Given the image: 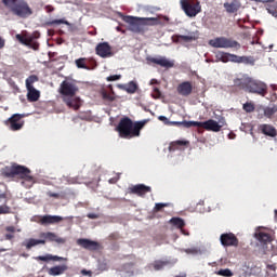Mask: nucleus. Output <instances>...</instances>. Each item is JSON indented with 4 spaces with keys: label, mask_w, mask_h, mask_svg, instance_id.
Returning a JSON list of instances; mask_svg holds the SVG:
<instances>
[{
    "label": "nucleus",
    "mask_w": 277,
    "mask_h": 277,
    "mask_svg": "<svg viewBox=\"0 0 277 277\" xmlns=\"http://www.w3.org/2000/svg\"><path fill=\"white\" fill-rule=\"evenodd\" d=\"M147 122L148 120L133 121L129 117H123L115 128V131H117L122 140H133V137L142 135V129L146 127Z\"/></svg>",
    "instance_id": "f257e3e1"
},
{
    "label": "nucleus",
    "mask_w": 277,
    "mask_h": 277,
    "mask_svg": "<svg viewBox=\"0 0 277 277\" xmlns=\"http://www.w3.org/2000/svg\"><path fill=\"white\" fill-rule=\"evenodd\" d=\"M234 88L248 92V94H256L258 96H267V83L255 80L248 75L234 79Z\"/></svg>",
    "instance_id": "f03ea898"
},
{
    "label": "nucleus",
    "mask_w": 277,
    "mask_h": 277,
    "mask_svg": "<svg viewBox=\"0 0 277 277\" xmlns=\"http://www.w3.org/2000/svg\"><path fill=\"white\" fill-rule=\"evenodd\" d=\"M1 175L4 179H21L22 185H25L28 189L34 187L36 183V177L31 175V170L25 166H21L17 163L12 164L11 167H4L1 169Z\"/></svg>",
    "instance_id": "7ed1b4c3"
},
{
    "label": "nucleus",
    "mask_w": 277,
    "mask_h": 277,
    "mask_svg": "<svg viewBox=\"0 0 277 277\" xmlns=\"http://www.w3.org/2000/svg\"><path fill=\"white\" fill-rule=\"evenodd\" d=\"M124 23L130 25V30L135 34H140L142 31V27L145 25H159V18L157 17H135V16H124Z\"/></svg>",
    "instance_id": "20e7f679"
},
{
    "label": "nucleus",
    "mask_w": 277,
    "mask_h": 277,
    "mask_svg": "<svg viewBox=\"0 0 277 277\" xmlns=\"http://www.w3.org/2000/svg\"><path fill=\"white\" fill-rule=\"evenodd\" d=\"M210 47L213 49H241V44L236 40L226 37H216L209 41Z\"/></svg>",
    "instance_id": "39448f33"
},
{
    "label": "nucleus",
    "mask_w": 277,
    "mask_h": 277,
    "mask_svg": "<svg viewBox=\"0 0 277 277\" xmlns=\"http://www.w3.org/2000/svg\"><path fill=\"white\" fill-rule=\"evenodd\" d=\"M60 94L63 98H67L69 96H76L77 92H79V87L77 85V81L66 79L64 80L58 89Z\"/></svg>",
    "instance_id": "423d86ee"
},
{
    "label": "nucleus",
    "mask_w": 277,
    "mask_h": 277,
    "mask_svg": "<svg viewBox=\"0 0 277 277\" xmlns=\"http://www.w3.org/2000/svg\"><path fill=\"white\" fill-rule=\"evenodd\" d=\"M15 38L21 42V44L29 47L30 49H34V51H38L40 49V43L36 41L40 38V32L38 31H35L32 35H16Z\"/></svg>",
    "instance_id": "0eeeda50"
},
{
    "label": "nucleus",
    "mask_w": 277,
    "mask_h": 277,
    "mask_svg": "<svg viewBox=\"0 0 277 277\" xmlns=\"http://www.w3.org/2000/svg\"><path fill=\"white\" fill-rule=\"evenodd\" d=\"M11 12H13L15 16H19V18H28V16L34 14L29 3L25 0H18L16 4L11 6Z\"/></svg>",
    "instance_id": "6e6552de"
},
{
    "label": "nucleus",
    "mask_w": 277,
    "mask_h": 277,
    "mask_svg": "<svg viewBox=\"0 0 277 277\" xmlns=\"http://www.w3.org/2000/svg\"><path fill=\"white\" fill-rule=\"evenodd\" d=\"M180 3L183 12L186 14V16H189V18H194V16L202 12V6L198 1L189 2V0H181Z\"/></svg>",
    "instance_id": "1a4fd4ad"
},
{
    "label": "nucleus",
    "mask_w": 277,
    "mask_h": 277,
    "mask_svg": "<svg viewBox=\"0 0 277 277\" xmlns=\"http://www.w3.org/2000/svg\"><path fill=\"white\" fill-rule=\"evenodd\" d=\"M23 118H25V115L14 114L6 121H4V124L9 127L11 131H21V129L25 127V121Z\"/></svg>",
    "instance_id": "9d476101"
},
{
    "label": "nucleus",
    "mask_w": 277,
    "mask_h": 277,
    "mask_svg": "<svg viewBox=\"0 0 277 277\" xmlns=\"http://www.w3.org/2000/svg\"><path fill=\"white\" fill-rule=\"evenodd\" d=\"M96 55L106 60L107 57H114V51L109 42H101L95 48Z\"/></svg>",
    "instance_id": "9b49d317"
},
{
    "label": "nucleus",
    "mask_w": 277,
    "mask_h": 277,
    "mask_svg": "<svg viewBox=\"0 0 277 277\" xmlns=\"http://www.w3.org/2000/svg\"><path fill=\"white\" fill-rule=\"evenodd\" d=\"M77 246L83 248L84 250H90L91 252H96L101 249V243L98 241L90 240L88 238H79L77 240Z\"/></svg>",
    "instance_id": "f8f14e48"
},
{
    "label": "nucleus",
    "mask_w": 277,
    "mask_h": 277,
    "mask_svg": "<svg viewBox=\"0 0 277 277\" xmlns=\"http://www.w3.org/2000/svg\"><path fill=\"white\" fill-rule=\"evenodd\" d=\"M148 64H157V66H161V68H174V62L168 60L166 56H160V57H153L148 56L147 57Z\"/></svg>",
    "instance_id": "ddd939ff"
},
{
    "label": "nucleus",
    "mask_w": 277,
    "mask_h": 277,
    "mask_svg": "<svg viewBox=\"0 0 277 277\" xmlns=\"http://www.w3.org/2000/svg\"><path fill=\"white\" fill-rule=\"evenodd\" d=\"M64 217L58 215H51L45 214L43 216H39V220L37 221L38 224H41V226H49L51 224H60V222H63Z\"/></svg>",
    "instance_id": "4468645a"
},
{
    "label": "nucleus",
    "mask_w": 277,
    "mask_h": 277,
    "mask_svg": "<svg viewBox=\"0 0 277 277\" xmlns=\"http://www.w3.org/2000/svg\"><path fill=\"white\" fill-rule=\"evenodd\" d=\"M220 241L224 248H228L230 246H239V239L233 233L222 234L220 237Z\"/></svg>",
    "instance_id": "2eb2a0df"
},
{
    "label": "nucleus",
    "mask_w": 277,
    "mask_h": 277,
    "mask_svg": "<svg viewBox=\"0 0 277 277\" xmlns=\"http://www.w3.org/2000/svg\"><path fill=\"white\" fill-rule=\"evenodd\" d=\"M223 8L227 14H237L239 10H241V1L240 0H226L223 3Z\"/></svg>",
    "instance_id": "dca6fc26"
},
{
    "label": "nucleus",
    "mask_w": 277,
    "mask_h": 277,
    "mask_svg": "<svg viewBox=\"0 0 277 277\" xmlns=\"http://www.w3.org/2000/svg\"><path fill=\"white\" fill-rule=\"evenodd\" d=\"M199 128L205 129L206 131H213V133H220L222 131V126L213 119L207 121H199Z\"/></svg>",
    "instance_id": "f3484780"
},
{
    "label": "nucleus",
    "mask_w": 277,
    "mask_h": 277,
    "mask_svg": "<svg viewBox=\"0 0 277 277\" xmlns=\"http://www.w3.org/2000/svg\"><path fill=\"white\" fill-rule=\"evenodd\" d=\"M130 194H134L135 196H140L141 198H144L146 194H150L153 192V188L150 186H146L144 184H136L129 188Z\"/></svg>",
    "instance_id": "a211bd4d"
},
{
    "label": "nucleus",
    "mask_w": 277,
    "mask_h": 277,
    "mask_svg": "<svg viewBox=\"0 0 277 277\" xmlns=\"http://www.w3.org/2000/svg\"><path fill=\"white\" fill-rule=\"evenodd\" d=\"M180 96H189L194 92V84L190 81H184L177 85Z\"/></svg>",
    "instance_id": "6ab92c4d"
},
{
    "label": "nucleus",
    "mask_w": 277,
    "mask_h": 277,
    "mask_svg": "<svg viewBox=\"0 0 277 277\" xmlns=\"http://www.w3.org/2000/svg\"><path fill=\"white\" fill-rule=\"evenodd\" d=\"M258 130L263 135H266L267 137H276L277 131L276 128L269 123H262L258 127Z\"/></svg>",
    "instance_id": "aec40b11"
},
{
    "label": "nucleus",
    "mask_w": 277,
    "mask_h": 277,
    "mask_svg": "<svg viewBox=\"0 0 277 277\" xmlns=\"http://www.w3.org/2000/svg\"><path fill=\"white\" fill-rule=\"evenodd\" d=\"M63 103L69 107V109H74L75 111L79 110L81 107V98L77 96L63 97Z\"/></svg>",
    "instance_id": "412c9836"
},
{
    "label": "nucleus",
    "mask_w": 277,
    "mask_h": 277,
    "mask_svg": "<svg viewBox=\"0 0 277 277\" xmlns=\"http://www.w3.org/2000/svg\"><path fill=\"white\" fill-rule=\"evenodd\" d=\"M194 40H198V31L188 32V35H175L173 37V42H194Z\"/></svg>",
    "instance_id": "4be33fe9"
},
{
    "label": "nucleus",
    "mask_w": 277,
    "mask_h": 277,
    "mask_svg": "<svg viewBox=\"0 0 277 277\" xmlns=\"http://www.w3.org/2000/svg\"><path fill=\"white\" fill-rule=\"evenodd\" d=\"M41 237L47 241H54L55 243H66V239L57 236L53 232L42 233Z\"/></svg>",
    "instance_id": "5701e85b"
},
{
    "label": "nucleus",
    "mask_w": 277,
    "mask_h": 277,
    "mask_svg": "<svg viewBox=\"0 0 277 277\" xmlns=\"http://www.w3.org/2000/svg\"><path fill=\"white\" fill-rule=\"evenodd\" d=\"M68 272V265H56L48 269L49 276H62V274Z\"/></svg>",
    "instance_id": "b1692460"
},
{
    "label": "nucleus",
    "mask_w": 277,
    "mask_h": 277,
    "mask_svg": "<svg viewBox=\"0 0 277 277\" xmlns=\"http://www.w3.org/2000/svg\"><path fill=\"white\" fill-rule=\"evenodd\" d=\"M216 60H219V62H223V64H227V62H233L235 64V54H230L228 52H217Z\"/></svg>",
    "instance_id": "393cba45"
},
{
    "label": "nucleus",
    "mask_w": 277,
    "mask_h": 277,
    "mask_svg": "<svg viewBox=\"0 0 277 277\" xmlns=\"http://www.w3.org/2000/svg\"><path fill=\"white\" fill-rule=\"evenodd\" d=\"M27 90V101L29 103H36L40 98V91L36 90V88H26Z\"/></svg>",
    "instance_id": "a878e982"
},
{
    "label": "nucleus",
    "mask_w": 277,
    "mask_h": 277,
    "mask_svg": "<svg viewBox=\"0 0 277 277\" xmlns=\"http://www.w3.org/2000/svg\"><path fill=\"white\" fill-rule=\"evenodd\" d=\"M254 56H238L235 54L234 64H249L250 66H254Z\"/></svg>",
    "instance_id": "bb28decb"
},
{
    "label": "nucleus",
    "mask_w": 277,
    "mask_h": 277,
    "mask_svg": "<svg viewBox=\"0 0 277 277\" xmlns=\"http://www.w3.org/2000/svg\"><path fill=\"white\" fill-rule=\"evenodd\" d=\"M183 146H189V142L188 141H173L169 145V151L174 153L176 150H181V148H183Z\"/></svg>",
    "instance_id": "cd10ccee"
},
{
    "label": "nucleus",
    "mask_w": 277,
    "mask_h": 277,
    "mask_svg": "<svg viewBox=\"0 0 277 277\" xmlns=\"http://www.w3.org/2000/svg\"><path fill=\"white\" fill-rule=\"evenodd\" d=\"M258 111H262L263 113V116H265V118H272L274 116V114L277 113V106L274 105L272 107H264V106H260L258 108Z\"/></svg>",
    "instance_id": "c85d7f7f"
},
{
    "label": "nucleus",
    "mask_w": 277,
    "mask_h": 277,
    "mask_svg": "<svg viewBox=\"0 0 277 277\" xmlns=\"http://www.w3.org/2000/svg\"><path fill=\"white\" fill-rule=\"evenodd\" d=\"M169 224H171V226H174V228H179L180 230H182L183 233V228H185V220L181 219V217H172L169 221Z\"/></svg>",
    "instance_id": "c756f323"
},
{
    "label": "nucleus",
    "mask_w": 277,
    "mask_h": 277,
    "mask_svg": "<svg viewBox=\"0 0 277 277\" xmlns=\"http://www.w3.org/2000/svg\"><path fill=\"white\" fill-rule=\"evenodd\" d=\"M40 243L45 245L47 240L30 238L26 241V243H24V246L26 247V250H31V248L35 246H40Z\"/></svg>",
    "instance_id": "7c9ffc66"
},
{
    "label": "nucleus",
    "mask_w": 277,
    "mask_h": 277,
    "mask_svg": "<svg viewBox=\"0 0 277 277\" xmlns=\"http://www.w3.org/2000/svg\"><path fill=\"white\" fill-rule=\"evenodd\" d=\"M174 127H184V129H192V127H198L199 126V121H175Z\"/></svg>",
    "instance_id": "2f4dec72"
},
{
    "label": "nucleus",
    "mask_w": 277,
    "mask_h": 277,
    "mask_svg": "<svg viewBox=\"0 0 277 277\" xmlns=\"http://www.w3.org/2000/svg\"><path fill=\"white\" fill-rule=\"evenodd\" d=\"M256 239L260 240L261 243H272V235L267 233L260 232L256 234Z\"/></svg>",
    "instance_id": "473e14b6"
},
{
    "label": "nucleus",
    "mask_w": 277,
    "mask_h": 277,
    "mask_svg": "<svg viewBox=\"0 0 277 277\" xmlns=\"http://www.w3.org/2000/svg\"><path fill=\"white\" fill-rule=\"evenodd\" d=\"M249 275L250 276H260L262 269L260 266L254 265V263L248 264Z\"/></svg>",
    "instance_id": "72a5a7b5"
},
{
    "label": "nucleus",
    "mask_w": 277,
    "mask_h": 277,
    "mask_svg": "<svg viewBox=\"0 0 277 277\" xmlns=\"http://www.w3.org/2000/svg\"><path fill=\"white\" fill-rule=\"evenodd\" d=\"M102 98H103V101H106V103H114V101H116V95L114 94V92L109 93V92L103 90Z\"/></svg>",
    "instance_id": "f704fd0d"
},
{
    "label": "nucleus",
    "mask_w": 277,
    "mask_h": 277,
    "mask_svg": "<svg viewBox=\"0 0 277 277\" xmlns=\"http://www.w3.org/2000/svg\"><path fill=\"white\" fill-rule=\"evenodd\" d=\"M242 109L243 111H246L247 114H252L254 111V109H256V106H254L253 102H247L242 105Z\"/></svg>",
    "instance_id": "c9c22d12"
},
{
    "label": "nucleus",
    "mask_w": 277,
    "mask_h": 277,
    "mask_svg": "<svg viewBox=\"0 0 277 277\" xmlns=\"http://www.w3.org/2000/svg\"><path fill=\"white\" fill-rule=\"evenodd\" d=\"M216 275L217 276H223V277H233V276H235L233 271H230L229 268L220 269V271L216 272Z\"/></svg>",
    "instance_id": "e433bc0d"
},
{
    "label": "nucleus",
    "mask_w": 277,
    "mask_h": 277,
    "mask_svg": "<svg viewBox=\"0 0 277 277\" xmlns=\"http://www.w3.org/2000/svg\"><path fill=\"white\" fill-rule=\"evenodd\" d=\"M126 90L129 94H135L137 92V83L130 81Z\"/></svg>",
    "instance_id": "4c0bfd02"
},
{
    "label": "nucleus",
    "mask_w": 277,
    "mask_h": 277,
    "mask_svg": "<svg viewBox=\"0 0 277 277\" xmlns=\"http://www.w3.org/2000/svg\"><path fill=\"white\" fill-rule=\"evenodd\" d=\"M38 81V76L31 75L26 79V88H34V83Z\"/></svg>",
    "instance_id": "58836bf2"
},
{
    "label": "nucleus",
    "mask_w": 277,
    "mask_h": 277,
    "mask_svg": "<svg viewBox=\"0 0 277 277\" xmlns=\"http://www.w3.org/2000/svg\"><path fill=\"white\" fill-rule=\"evenodd\" d=\"M85 60L87 58H78V60H76L77 68H83L84 70H90V67H88V65H85Z\"/></svg>",
    "instance_id": "ea45409f"
},
{
    "label": "nucleus",
    "mask_w": 277,
    "mask_h": 277,
    "mask_svg": "<svg viewBox=\"0 0 277 277\" xmlns=\"http://www.w3.org/2000/svg\"><path fill=\"white\" fill-rule=\"evenodd\" d=\"M168 262L164 261H155L153 264V267L156 272H159L160 269H163L164 265H167Z\"/></svg>",
    "instance_id": "a19ab883"
},
{
    "label": "nucleus",
    "mask_w": 277,
    "mask_h": 277,
    "mask_svg": "<svg viewBox=\"0 0 277 277\" xmlns=\"http://www.w3.org/2000/svg\"><path fill=\"white\" fill-rule=\"evenodd\" d=\"M10 213H12V208H10V206L5 203L0 206V215H8Z\"/></svg>",
    "instance_id": "79ce46f5"
},
{
    "label": "nucleus",
    "mask_w": 277,
    "mask_h": 277,
    "mask_svg": "<svg viewBox=\"0 0 277 277\" xmlns=\"http://www.w3.org/2000/svg\"><path fill=\"white\" fill-rule=\"evenodd\" d=\"M158 120H160V122H163V124H166L167 127H174V122H176V121H170V119H168V117L166 116H159Z\"/></svg>",
    "instance_id": "37998d69"
},
{
    "label": "nucleus",
    "mask_w": 277,
    "mask_h": 277,
    "mask_svg": "<svg viewBox=\"0 0 277 277\" xmlns=\"http://www.w3.org/2000/svg\"><path fill=\"white\" fill-rule=\"evenodd\" d=\"M267 12L268 14H272V16L277 17V2L268 5Z\"/></svg>",
    "instance_id": "c03bdc74"
},
{
    "label": "nucleus",
    "mask_w": 277,
    "mask_h": 277,
    "mask_svg": "<svg viewBox=\"0 0 277 277\" xmlns=\"http://www.w3.org/2000/svg\"><path fill=\"white\" fill-rule=\"evenodd\" d=\"M47 25L52 26V25H69V24H68V21L66 19H53L51 22H48Z\"/></svg>",
    "instance_id": "a18cd8bd"
},
{
    "label": "nucleus",
    "mask_w": 277,
    "mask_h": 277,
    "mask_svg": "<svg viewBox=\"0 0 277 277\" xmlns=\"http://www.w3.org/2000/svg\"><path fill=\"white\" fill-rule=\"evenodd\" d=\"M3 5H5V8H10L12 10L13 5H16L18 0H1Z\"/></svg>",
    "instance_id": "49530a36"
},
{
    "label": "nucleus",
    "mask_w": 277,
    "mask_h": 277,
    "mask_svg": "<svg viewBox=\"0 0 277 277\" xmlns=\"http://www.w3.org/2000/svg\"><path fill=\"white\" fill-rule=\"evenodd\" d=\"M166 207H170V205L169 203H156L154 211L159 212V211H161V209H163Z\"/></svg>",
    "instance_id": "de8ad7c7"
},
{
    "label": "nucleus",
    "mask_w": 277,
    "mask_h": 277,
    "mask_svg": "<svg viewBox=\"0 0 277 277\" xmlns=\"http://www.w3.org/2000/svg\"><path fill=\"white\" fill-rule=\"evenodd\" d=\"M151 96L153 98H161V90H159V88H154Z\"/></svg>",
    "instance_id": "09e8293b"
},
{
    "label": "nucleus",
    "mask_w": 277,
    "mask_h": 277,
    "mask_svg": "<svg viewBox=\"0 0 277 277\" xmlns=\"http://www.w3.org/2000/svg\"><path fill=\"white\" fill-rule=\"evenodd\" d=\"M119 79H122L121 75H114V76H108L106 78V81H119Z\"/></svg>",
    "instance_id": "8fccbe9b"
},
{
    "label": "nucleus",
    "mask_w": 277,
    "mask_h": 277,
    "mask_svg": "<svg viewBox=\"0 0 277 277\" xmlns=\"http://www.w3.org/2000/svg\"><path fill=\"white\" fill-rule=\"evenodd\" d=\"M36 261H51V254L39 255V256L36 258Z\"/></svg>",
    "instance_id": "3c124183"
},
{
    "label": "nucleus",
    "mask_w": 277,
    "mask_h": 277,
    "mask_svg": "<svg viewBox=\"0 0 277 277\" xmlns=\"http://www.w3.org/2000/svg\"><path fill=\"white\" fill-rule=\"evenodd\" d=\"M87 217H89V220H98L101 215H98L97 213H88Z\"/></svg>",
    "instance_id": "603ef678"
},
{
    "label": "nucleus",
    "mask_w": 277,
    "mask_h": 277,
    "mask_svg": "<svg viewBox=\"0 0 277 277\" xmlns=\"http://www.w3.org/2000/svg\"><path fill=\"white\" fill-rule=\"evenodd\" d=\"M50 261H66V259L57 255H50Z\"/></svg>",
    "instance_id": "864d4df0"
},
{
    "label": "nucleus",
    "mask_w": 277,
    "mask_h": 277,
    "mask_svg": "<svg viewBox=\"0 0 277 277\" xmlns=\"http://www.w3.org/2000/svg\"><path fill=\"white\" fill-rule=\"evenodd\" d=\"M5 230H6V233H16V227H14V226H6Z\"/></svg>",
    "instance_id": "5fc2aeb1"
},
{
    "label": "nucleus",
    "mask_w": 277,
    "mask_h": 277,
    "mask_svg": "<svg viewBox=\"0 0 277 277\" xmlns=\"http://www.w3.org/2000/svg\"><path fill=\"white\" fill-rule=\"evenodd\" d=\"M48 196H49L50 198H60V194H57V193H51V192H49V193H48Z\"/></svg>",
    "instance_id": "6e6d98bb"
},
{
    "label": "nucleus",
    "mask_w": 277,
    "mask_h": 277,
    "mask_svg": "<svg viewBox=\"0 0 277 277\" xmlns=\"http://www.w3.org/2000/svg\"><path fill=\"white\" fill-rule=\"evenodd\" d=\"M267 269H271L272 272H276V264H267Z\"/></svg>",
    "instance_id": "4d7b16f0"
},
{
    "label": "nucleus",
    "mask_w": 277,
    "mask_h": 277,
    "mask_svg": "<svg viewBox=\"0 0 277 277\" xmlns=\"http://www.w3.org/2000/svg\"><path fill=\"white\" fill-rule=\"evenodd\" d=\"M5 239L8 240V241H12V239H14V236H13V234H5Z\"/></svg>",
    "instance_id": "13d9d810"
},
{
    "label": "nucleus",
    "mask_w": 277,
    "mask_h": 277,
    "mask_svg": "<svg viewBox=\"0 0 277 277\" xmlns=\"http://www.w3.org/2000/svg\"><path fill=\"white\" fill-rule=\"evenodd\" d=\"M3 47H5V40H3V39L0 37V49H3Z\"/></svg>",
    "instance_id": "bf43d9fd"
},
{
    "label": "nucleus",
    "mask_w": 277,
    "mask_h": 277,
    "mask_svg": "<svg viewBox=\"0 0 277 277\" xmlns=\"http://www.w3.org/2000/svg\"><path fill=\"white\" fill-rule=\"evenodd\" d=\"M81 274H83L84 276H88V274H90V271L82 269V271H81Z\"/></svg>",
    "instance_id": "052dcab7"
},
{
    "label": "nucleus",
    "mask_w": 277,
    "mask_h": 277,
    "mask_svg": "<svg viewBox=\"0 0 277 277\" xmlns=\"http://www.w3.org/2000/svg\"><path fill=\"white\" fill-rule=\"evenodd\" d=\"M155 83H158L157 79H151L150 80V85H155Z\"/></svg>",
    "instance_id": "680f3d73"
},
{
    "label": "nucleus",
    "mask_w": 277,
    "mask_h": 277,
    "mask_svg": "<svg viewBox=\"0 0 277 277\" xmlns=\"http://www.w3.org/2000/svg\"><path fill=\"white\" fill-rule=\"evenodd\" d=\"M108 183H110V185H114V183H116V179H110Z\"/></svg>",
    "instance_id": "e2e57ef3"
},
{
    "label": "nucleus",
    "mask_w": 277,
    "mask_h": 277,
    "mask_svg": "<svg viewBox=\"0 0 277 277\" xmlns=\"http://www.w3.org/2000/svg\"><path fill=\"white\" fill-rule=\"evenodd\" d=\"M0 198L5 199V198H8V196L5 194H2V195H0Z\"/></svg>",
    "instance_id": "0e129e2a"
},
{
    "label": "nucleus",
    "mask_w": 277,
    "mask_h": 277,
    "mask_svg": "<svg viewBox=\"0 0 277 277\" xmlns=\"http://www.w3.org/2000/svg\"><path fill=\"white\" fill-rule=\"evenodd\" d=\"M0 252H5V249H0Z\"/></svg>",
    "instance_id": "69168bd1"
},
{
    "label": "nucleus",
    "mask_w": 277,
    "mask_h": 277,
    "mask_svg": "<svg viewBox=\"0 0 277 277\" xmlns=\"http://www.w3.org/2000/svg\"><path fill=\"white\" fill-rule=\"evenodd\" d=\"M276 215H277V210L275 211Z\"/></svg>",
    "instance_id": "338daca9"
}]
</instances>
